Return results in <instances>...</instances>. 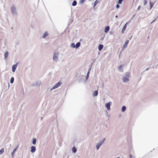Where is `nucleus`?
Instances as JSON below:
<instances>
[{
  "mask_svg": "<svg viewBox=\"0 0 158 158\" xmlns=\"http://www.w3.org/2000/svg\"><path fill=\"white\" fill-rule=\"evenodd\" d=\"M130 73L129 72H126L123 76L122 80L123 82L127 83L129 81Z\"/></svg>",
  "mask_w": 158,
  "mask_h": 158,
  "instance_id": "f257e3e1",
  "label": "nucleus"
},
{
  "mask_svg": "<svg viewBox=\"0 0 158 158\" xmlns=\"http://www.w3.org/2000/svg\"><path fill=\"white\" fill-rule=\"evenodd\" d=\"M11 11L13 16H16L17 15V11L16 7L13 5L11 7Z\"/></svg>",
  "mask_w": 158,
  "mask_h": 158,
  "instance_id": "f03ea898",
  "label": "nucleus"
},
{
  "mask_svg": "<svg viewBox=\"0 0 158 158\" xmlns=\"http://www.w3.org/2000/svg\"><path fill=\"white\" fill-rule=\"evenodd\" d=\"M59 53L57 52H55L53 55V60L55 62H57L58 60V56Z\"/></svg>",
  "mask_w": 158,
  "mask_h": 158,
  "instance_id": "7ed1b4c3",
  "label": "nucleus"
},
{
  "mask_svg": "<svg viewBox=\"0 0 158 158\" xmlns=\"http://www.w3.org/2000/svg\"><path fill=\"white\" fill-rule=\"evenodd\" d=\"M105 141V139H103L102 140L100 141L96 145V148L97 150H98L100 147L103 143Z\"/></svg>",
  "mask_w": 158,
  "mask_h": 158,
  "instance_id": "20e7f679",
  "label": "nucleus"
},
{
  "mask_svg": "<svg viewBox=\"0 0 158 158\" xmlns=\"http://www.w3.org/2000/svg\"><path fill=\"white\" fill-rule=\"evenodd\" d=\"M61 82H59L57 83L56 84L54 85L51 88L50 91H51L52 90L55 89L57 88H58L61 85Z\"/></svg>",
  "mask_w": 158,
  "mask_h": 158,
  "instance_id": "39448f33",
  "label": "nucleus"
},
{
  "mask_svg": "<svg viewBox=\"0 0 158 158\" xmlns=\"http://www.w3.org/2000/svg\"><path fill=\"white\" fill-rule=\"evenodd\" d=\"M111 104V102H110L109 103H107L105 104V107L107 108L108 110H109L110 109V105Z\"/></svg>",
  "mask_w": 158,
  "mask_h": 158,
  "instance_id": "423d86ee",
  "label": "nucleus"
},
{
  "mask_svg": "<svg viewBox=\"0 0 158 158\" xmlns=\"http://www.w3.org/2000/svg\"><path fill=\"white\" fill-rule=\"evenodd\" d=\"M41 84L40 81H36L33 84V86H39Z\"/></svg>",
  "mask_w": 158,
  "mask_h": 158,
  "instance_id": "0eeeda50",
  "label": "nucleus"
},
{
  "mask_svg": "<svg viewBox=\"0 0 158 158\" xmlns=\"http://www.w3.org/2000/svg\"><path fill=\"white\" fill-rule=\"evenodd\" d=\"M129 41L128 40H127V41H126L125 42L123 46L122 50L124 49L125 48H127V44L129 43Z\"/></svg>",
  "mask_w": 158,
  "mask_h": 158,
  "instance_id": "6e6552de",
  "label": "nucleus"
},
{
  "mask_svg": "<svg viewBox=\"0 0 158 158\" xmlns=\"http://www.w3.org/2000/svg\"><path fill=\"white\" fill-rule=\"evenodd\" d=\"M17 64H14L12 66V71L13 72H14L16 70V69L17 67Z\"/></svg>",
  "mask_w": 158,
  "mask_h": 158,
  "instance_id": "1a4fd4ad",
  "label": "nucleus"
},
{
  "mask_svg": "<svg viewBox=\"0 0 158 158\" xmlns=\"http://www.w3.org/2000/svg\"><path fill=\"white\" fill-rule=\"evenodd\" d=\"M36 151V148L34 146H32L31 147V152L32 153Z\"/></svg>",
  "mask_w": 158,
  "mask_h": 158,
  "instance_id": "9d476101",
  "label": "nucleus"
},
{
  "mask_svg": "<svg viewBox=\"0 0 158 158\" xmlns=\"http://www.w3.org/2000/svg\"><path fill=\"white\" fill-rule=\"evenodd\" d=\"M123 65H121L119 66V67L118 68V70L120 72H122L123 71Z\"/></svg>",
  "mask_w": 158,
  "mask_h": 158,
  "instance_id": "9b49d317",
  "label": "nucleus"
},
{
  "mask_svg": "<svg viewBox=\"0 0 158 158\" xmlns=\"http://www.w3.org/2000/svg\"><path fill=\"white\" fill-rule=\"evenodd\" d=\"M18 148V147H16L13 150V152L11 153V155L13 158L14 157V154L15 152L17 150Z\"/></svg>",
  "mask_w": 158,
  "mask_h": 158,
  "instance_id": "f8f14e48",
  "label": "nucleus"
},
{
  "mask_svg": "<svg viewBox=\"0 0 158 158\" xmlns=\"http://www.w3.org/2000/svg\"><path fill=\"white\" fill-rule=\"evenodd\" d=\"M48 35V33L47 32H45L43 35L42 38H45Z\"/></svg>",
  "mask_w": 158,
  "mask_h": 158,
  "instance_id": "ddd939ff",
  "label": "nucleus"
},
{
  "mask_svg": "<svg viewBox=\"0 0 158 158\" xmlns=\"http://www.w3.org/2000/svg\"><path fill=\"white\" fill-rule=\"evenodd\" d=\"M110 29V27L108 26L106 27L105 28L104 32L105 33H107Z\"/></svg>",
  "mask_w": 158,
  "mask_h": 158,
  "instance_id": "4468645a",
  "label": "nucleus"
},
{
  "mask_svg": "<svg viewBox=\"0 0 158 158\" xmlns=\"http://www.w3.org/2000/svg\"><path fill=\"white\" fill-rule=\"evenodd\" d=\"M98 87H99L98 86L97 90L95 91L94 92V94H93V95L94 96H97L98 95Z\"/></svg>",
  "mask_w": 158,
  "mask_h": 158,
  "instance_id": "2eb2a0df",
  "label": "nucleus"
},
{
  "mask_svg": "<svg viewBox=\"0 0 158 158\" xmlns=\"http://www.w3.org/2000/svg\"><path fill=\"white\" fill-rule=\"evenodd\" d=\"M80 45H81V43L80 42H77L76 44V45H75V48H78L80 46Z\"/></svg>",
  "mask_w": 158,
  "mask_h": 158,
  "instance_id": "dca6fc26",
  "label": "nucleus"
},
{
  "mask_svg": "<svg viewBox=\"0 0 158 158\" xmlns=\"http://www.w3.org/2000/svg\"><path fill=\"white\" fill-rule=\"evenodd\" d=\"M8 55V52L7 51L6 52L4 55V59L6 60V58L7 57Z\"/></svg>",
  "mask_w": 158,
  "mask_h": 158,
  "instance_id": "f3484780",
  "label": "nucleus"
},
{
  "mask_svg": "<svg viewBox=\"0 0 158 158\" xmlns=\"http://www.w3.org/2000/svg\"><path fill=\"white\" fill-rule=\"evenodd\" d=\"M103 45L102 44H100L98 46V50L99 51H101L103 48Z\"/></svg>",
  "mask_w": 158,
  "mask_h": 158,
  "instance_id": "a211bd4d",
  "label": "nucleus"
},
{
  "mask_svg": "<svg viewBox=\"0 0 158 158\" xmlns=\"http://www.w3.org/2000/svg\"><path fill=\"white\" fill-rule=\"evenodd\" d=\"M126 108L125 106H123L121 108V111L122 112H124L126 110Z\"/></svg>",
  "mask_w": 158,
  "mask_h": 158,
  "instance_id": "6ab92c4d",
  "label": "nucleus"
},
{
  "mask_svg": "<svg viewBox=\"0 0 158 158\" xmlns=\"http://www.w3.org/2000/svg\"><path fill=\"white\" fill-rule=\"evenodd\" d=\"M127 23H126L124 26L123 27V29H122V33H123L124 32V30H125L126 28V26H127Z\"/></svg>",
  "mask_w": 158,
  "mask_h": 158,
  "instance_id": "aec40b11",
  "label": "nucleus"
},
{
  "mask_svg": "<svg viewBox=\"0 0 158 158\" xmlns=\"http://www.w3.org/2000/svg\"><path fill=\"white\" fill-rule=\"evenodd\" d=\"M77 4V2L76 0H74L72 3V5L73 6H75Z\"/></svg>",
  "mask_w": 158,
  "mask_h": 158,
  "instance_id": "412c9836",
  "label": "nucleus"
},
{
  "mask_svg": "<svg viewBox=\"0 0 158 158\" xmlns=\"http://www.w3.org/2000/svg\"><path fill=\"white\" fill-rule=\"evenodd\" d=\"M77 149L75 147H73L72 148V152L74 153H75L77 152Z\"/></svg>",
  "mask_w": 158,
  "mask_h": 158,
  "instance_id": "4be33fe9",
  "label": "nucleus"
},
{
  "mask_svg": "<svg viewBox=\"0 0 158 158\" xmlns=\"http://www.w3.org/2000/svg\"><path fill=\"white\" fill-rule=\"evenodd\" d=\"M75 45L74 43H72L70 44V47L73 48H75Z\"/></svg>",
  "mask_w": 158,
  "mask_h": 158,
  "instance_id": "5701e85b",
  "label": "nucleus"
},
{
  "mask_svg": "<svg viewBox=\"0 0 158 158\" xmlns=\"http://www.w3.org/2000/svg\"><path fill=\"white\" fill-rule=\"evenodd\" d=\"M85 0H80L79 3L81 5H82L84 3Z\"/></svg>",
  "mask_w": 158,
  "mask_h": 158,
  "instance_id": "b1692460",
  "label": "nucleus"
},
{
  "mask_svg": "<svg viewBox=\"0 0 158 158\" xmlns=\"http://www.w3.org/2000/svg\"><path fill=\"white\" fill-rule=\"evenodd\" d=\"M14 77H12L11 78L10 80V82L12 84L14 82Z\"/></svg>",
  "mask_w": 158,
  "mask_h": 158,
  "instance_id": "393cba45",
  "label": "nucleus"
},
{
  "mask_svg": "<svg viewBox=\"0 0 158 158\" xmlns=\"http://www.w3.org/2000/svg\"><path fill=\"white\" fill-rule=\"evenodd\" d=\"M123 1V0H118V1L117 2V3L118 4H120L122 3V2Z\"/></svg>",
  "mask_w": 158,
  "mask_h": 158,
  "instance_id": "a878e982",
  "label": "nucleus"
},
{
  "mask_svg": "<svg viewBox=\"0 0 158 158\" xmlns=\"http://www.w3.org/2000/svg\"><path fill=\"white\" fill-rule=\"evenodd\" d=\"M36 139H34L32 140V143L34 145H35V143H36Z\"/></svg>",
  "mask_w": 158,
  "mask_h": 158,
  "instance_id": "bb28decb",
  "label": "nucleus"
},
{
  "mask_svg": "<svg viewBox=\"0 0 158 158\" xmlns=\"http://www.w3.org/2000/svg\"><path fill=\"white\" fill-rule=\"evenodd\" d=\"M4 152V148L1 149L0 150V155L2 154Z\"/></svg>",
  "mask_w": 158,
  "mask_h": 158,
  "instance_id": "cd10ccee",
  "label": "nucleus"
},
{
  "mask_svg": "<svg viewBox=\"0 0 158 158\" xmlns=\"http://www.w3.org/2000/svg\"><path fill=\"white\" fill-rule=\"evenodd\" d=\"M149 3H150V9H151L153 7V4L152 3L150 2H149Z\"/></svg>",
  "mask_w": 158,
  "mask_h": 158,
  "instance_id": "c85d7f7f",
  "label": "nucleus"
},
{
  "mask_svg": "<svg viewBox=\"0 0 158 158\" xmlns=\"http://www.w3.org/2000/svg\"><path fill=\"white\" fill-rule=\"evenodd\" d=\"M143 5L144 6H145L146 5V4L147 3V0H143Z\"/></svg>",
  "mask_w": 158,
  "mask_h": 158,
  "instance_id": "c756f323",
  "label": "nucleus"
},
{
  "mask_svg": "<svg viewBox=\"0 0 158 158\" xmlns=\"http://www.w3.org/2000/svg\"><path fill=\"white\" fill-rule=\"evenodd\" d=\"M91 70V68H89V70H88V71L87 73V75H88V76H89V72H90V71Z\"/></svg>",
  "mask_w": 158,
  "mask_h": 158,
  "instance_id": "7c9ffc66",
  "label": "nucleus"
},
{
  "mask_svg": "<svg viewBox=\"0 0 158 158\" xmlns=\"http://www.w3.org/2000/svg\"><path fill=\"white\" fill-rule=\"evenodd\" d=\"M116 8L117 9H118L119 7V6L118 4L116 5Z\"/></svg>",
  "mask_w": 158,
  "mask_h": 158,
  "instance_id": "2f4dec72",
  "label": "nucleus"
},
{
  "mask_svg": "<svg viewBox=\"0 0 158 158\" xmlns=\"http://www.w3.org/2000/svg\"><path fill=\"white\" fill-rule=\"evenodd\" d=\"M97 0H96V1H95V2H94V7H95V6L96 5V4H97Z\"/></svg>",
  "mask_w": 158,
  "mask_h": 158,
  "instance_id": "473e14b6",
  "label": "nucleus"
},
{
  "mask_svg": "<svg viewBox=\"0 0 158 158\" xmlns=\"http://www.w3.org/2000/svg\"><path fill=\"white\" fill-rule=\"evenodd\" d=\"M129 157L130 158H132V156L131 154H130Z\"/></svg>",
  "mask_w": 158,
  "mask_h": 158,
  "instance_id": "72a5a7b5",
  "label": "nucleus"
},
{
  "mask_svg": "<svg viewBox=\"0 0 158 158\" xmlns=\"http://www.w3.org/2000/svg\"><path fill=\"white\" fill-rule=\"evenodd\" d=\"M140 6H139L138 7V9H137V10H139V9H140Z\"/></svg>",
  "mask_w": 158,
  "mask_h": 158,
  "instance_id": "f704fd0d",
  "label": "nucleus"
},
{
  "mask_svg": "<svg viewBox=\"0 0 158 158\" xmlns=\"http://www.w3.org/2000/svg\"><path fill=\"white\" fill-rule=\"evenodd\" d=\"M89 76H88V75H87V76H86V79H88V78L89 77Z\"/></svg>",
  "mask_w": 158,
  "mask_h": 158,
  "instance_id": "c9c22d12",
  "label": "nucleus"
},
{
  "mask_svg": "<svg viewBox=\"0 0 158 158\" xmlns=\"http://www.w3.org/2000/svg\"><path fill=\"white\" fill-rule=\"evenodd\" d=\"M157 17H158V16H157V17H156V19H155L154 21H152V22H151V23H152L153 22H154V21L156 20V19L157 18Z\"/></svg>",
  "mask_w": 158,
  "mask_h": 158,
  "instance_id": "e433bc0d",
  "label": "nucleus"
},
{
  "mask_svg": "<svg viewBox=\"0 0 158 158\" xmlns=\"http://www.w3.org/2000/svg\"><path fill=\"white\" fill-rule=\"evenodd\" d=\"M117 17H118V16H117V15H116V16H115V18H117Z\"/></svg>",
  "mask_w": 158,
  "mask_h": 158,
  "instance_id": "4c0bfd02",
  "label": "nucleus"
},
{
  "mask_svg": "<svg viewBox=\"0 0 158 158\" xmlns=\"http://www.w3.org/2000/svg\"><path fill=\"white\" fill-rule=\"evenodd\" d=\"M110 34H112V33H110Z\"/></svg>",
  "mask_w": 158,
  "mask_h": 158,
  "instance_id": "58836bf2",
  "label": "nucleus"
},
{
  "mask_svg": "<svg viewBox=\"0 0 158 158\" xmlns=\"http://www.w3.org/2000/svg\"><path fill=\"white\" fill-rule=\"evenodd\" d=\"M110 34H112V33H110Z\"/></svg>",
  "mask_w": 158,
  "mask_h": 158,
  "instance_id": "ea45409f",
  "label": "nucleus"
},
{
  "mask_svg": "<svg viewBox=\"0 0 158 158\" xmlns=\"http://www.w3.org/2000/svg\"><path fill=\"white\" fill-rule=\"evenodd\" d=\"M110 34H112V33H110Z\"/></svg>",
  "mask_w": 158,
  "mask_h": 158,
  "instance_id": "a19ab883",
  "label": "nucleus"
},
{
  "mask_svg": "<svg viewBox=\"0 0 158 158\" xmlns=\"http://www.w3.org/2000/svg\"><path fill=\"white\" fill-rule=\"evenodd\" d=\"M116 158H120V157H116Z\"/></svg>",
  "mask_w": 158,
  "mask_h": 158,
  "instance_id": "79ce46f5",
  "label": "nucleus"
},
{
  "mask_svg": "<svg viewBox=\"0 0 158 158\" xmlns=\"http://www.w3.org/2000/svg\"><path fill=\"white\" fill-rule=\"evenodd\" d=\"M148 70V69H146V70Z\"/></svg>",
  "mask_w": 158,
  "mask_h": 158,
  "instance_id": "37998d69",
  "label": "nucleus"
}]
</instances>
